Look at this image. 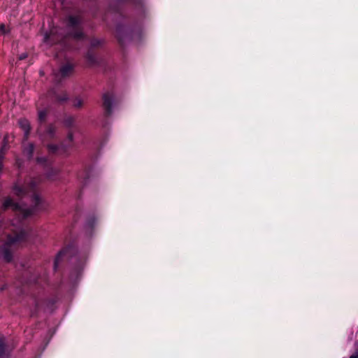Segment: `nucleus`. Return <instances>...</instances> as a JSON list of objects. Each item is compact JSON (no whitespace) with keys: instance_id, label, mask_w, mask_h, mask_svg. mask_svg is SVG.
Masks as SVG:
<instances>
[{"instance_id":"obj_9","label":"nucleus","mask_w":358,"mask_h":358,"mask_svg":"<svg viewBox=\"0 0 358 358\" xmlns=\"http://www.w3.org/2000/svg\"><path fill=\"white\" fill-rule=\"evenodd\" d=\"M0 31L2 34H5L6 32V28L4 24H0Z\"/></svg>"},{"instance_id":"obj_12","label":"nucleus","mask_w":358,"mask_h":358,"mask_svg":"<svg viewBox=\"0 0 358 358\" xmlns=\"http://www.w3.org/2000/svg\"><path fill=\"white\" fill-rule=\"evenodd\" d=\"M3 346H4L3 341L2 339L0 338V355L2 353V350L3 349Z\"/></svg>"},{"instance_id":"obj_5","label":"nucleus","mask_w":358,"mask_h":358,"mask_svg":"<svg viewBox=\"0 0 358 358\" xmlns=\"http://www.w3.org/2000/svg\"><path fill=\"white\" fill-rule=\"evenodd\" d=\"M20 124L24 131L25 135L27 136L29 131V124L26 120H20Z\"/></svg>"},{"instance_id":"obj_4","label":"nucleus","mask_w":358,"mask_h":358,"mask_svg":"<svg viewBox=\"0 0 358 358\" xmlns=\"http://www.w3.org/2000/svg\"><path fill=\"white\" fill-rule=\"evenodd\" d=\"M113 96L112 94L107 92L103 95V106L106 110L110 113L111 111Z\"/></svg>"},{"instance_id":"obj_6","label":"nucleus","mask_w":358,"mask_h":358,"mask_svg":"<svg viewBox=\"0 0 358 358\" xmlns=\"http://www.w3.org/2000/svg\"><path fill=\"white\" fill-rule=\"evenodd\" d=\"M71 70L72 66L71 65H66L60 69V73L62 76H66L71 71Z\"/></svg>"},{"instance_id":"obj_3","label":"nucleus","mask_w":358,"mask_h":358,"mask_svg":"<svg viewBox=\"0 0 358 358\" xmlns=\"http://www.w3.org/2000/svg\"><path fill=\"white\" fill-rule=\"evenodd\" d=\"M3 207L5 208H11L14 210L17 211L20 215H22L23 217L29 215L32 213V210L22 208L17 203L14 202L10 197H8L4 201Z\"/></svg>"},{"instance_id":"obj_10","label":"nucleus","mask_w":358,"mask_h":358,"mask_svg":"<svg viewBox=\"0 0 358 358\" xmlns=\"http://www.w3.org/2000/svg\"><path fill=\"white\" fill-rule=\"evenodd\" d=\"M38 115H39V119L41 120H43L45 117V113L44 111H41L39 113Z\"/></svg>"},{"instance_id":"obj_11","label":"nucleus","mask_w":358,"mask_h":358,"mask_svg":"<svg viewBox=\"0 0 358 358\" xmlns=\"http://www.w3.org/2000/svg\"><path fill=\"white\" fill-rule=\"evenodd\" d=\"M33 150H34V146H33V145L31 144L29 145V150H27V153L29 155L31 156L32 155Z\"/></svg>"},{"instance_id":"obj_8","label":"nucleus","mask_w":358,"mask_h":358,"mask_svg":"<svg viewBox=\"0 0 358 358\" xmlns=\"http://www.w3.org/2000/svg\"><path fill=\"white\" fill-rule=\"evenodd\" d=\"M73 104L76 107H80L83 105V101L81 99H76Z\"/></svg>"},{"instance_id":"obj_7","label":"nucleus","mask_w":358,"mask_h":358,"mask_svg":"<svg viewBox=\"0 0 358 358\" xmlns=\"http://www.w3.org/2000/svg\"><path fill=\"white\" fill-rule=\"evenodd\" d=\"M69 20L71 26H74L78 22V19L76 17H70Z\"/></svg>"},{"instance_id":"obj_13","label":"nucleus","mask_w":358,"mask_h":358,"mask_svg":"<svg viewBox=\"0 0 358 358\" xmlns=\"http://www.w3.org/2000/svg\"><path fill=\"white\" fill-rule=\"evenodd\" d=\"M27 57V54L23 53V54H22L21 55H20V57H19V59H20V60L24 59H25Z\"/></svg>"},{"instance_id":"obj_2","label":"nucleus","mask_w":358,"mask_h":358,"mask_svg":"<svg viewBox=\"0 0 358 358\" xmlns=\"http://www.w3.org/2000/svg\"><path fill=\"white\" fill-rule=\"evenodd\" d=\"M24 236V232H20V234H17L15 237L9 236L8 241L5 244V247L0 250V253L3 255L4 259L6 262H10L12 259V255L8 250V247L23 240Z\"/></svg>"},{"instance_id":"obj_1","label":"nucleus","mask_w":358,"mask_h":358,"mask_svg":"<svg viewBox=\"0 0 358 358\" xmlns=\"http://www.w3.org/2000/svg\"><path fill=\"white\" fill-rule=\"evenodd\" d=\"M29 193H33L32 201H34L36 207L39 203L40 198L35 193L34 185L31 183H22L17 182L13 187V194L18 199H23Z\"/></svg>"},{"instance_id":"obj_15","label":"nucleus","mask_w":358,"mask_h":358,"mask_svg":"<svg viewBox=\"0 0 358 358\" xmlns=\"http://www.w3.org/2000/svg\"><path fill=\"white\" fill-rule=\"evenodd\" d=\"M76 36V37H77V38H79V37H80V36H81V35H76V36Z\"/></svg>"},{"instance_id":"obj_14","label":"nucleus","mask_w":358,"mask_h":358,"mask_svg":"<svg viewBox=\"0 0 358 358\" xmlns=\"http://www.w3.org/2000/svg\"><path fill=\"white\" fill-rule=\"evenodd\" d=\"M350 358H358V353L352 355Z\"/></svg>"}]
</instances>
